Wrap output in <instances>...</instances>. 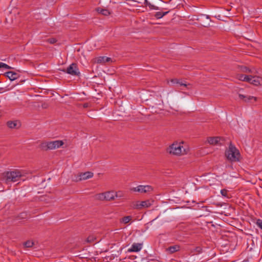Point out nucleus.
I'll list each match as a JSON object with an SVG mask.
<instances>
[{"label": "nucleus", "mask_w": 262, "mask_h": 262, "mask_svg": "<svg viewBox=\"0 0 262 262\" xmlns=\"http://www.w3.org/2000/svg\"><path fill=\"white\" fill-rule=\"evenodd\" d=\"M189 150V148L183 142L173 143L170 145L167 149V152L173 155H184L187 154Z\"/></svg>", "instance_id": "1"}, {"label": "nucleus", "mask_w": 262, "mask_h": 262, "mask_svg": "<svg viewBox=\"0 0 262 262\" xmlns=\"http://www.w3.org/2000/svg\"><path fill=\"white\" fill-rule=\"evenodd\" d=\"M227 159L231 162L239 161L241 154L235 146L230 143L229 148L225 152Z\"/></svg>", "instance_id": "2"}, {"label": "nucleus", "mask_w": 262, "mask_h": 262, "mask_svg": "<svg viewBox=\"0 0 262 262\" xmlns=\"http://www.w3.org/2000/svg\"><path fill=\"white\" fill-rule=\"evenodd\" d=\"M64 143L61 140L42 142L39 145V148L42 150H53L62 146Z\"/></svg>", "instance_id": "3"}, {"label": "nucleus", "mask_w": 262, "mask_h": 262, "mask_svg": "<svg viewBox=\"0 0 262 262\" xmlns=\"http://www.w3.org/2000/svg\"><path fill=\"white\" fill-rule=\"evenodd\" d=\"M4 178L6 183L15 182L20 180L23 176L22 173L18 170L7 171L4 173Z\"/></svg>", "instance_id": "4"}, {"label": "nucleus", "mask_w": 262, "mask_h": 262, "mask_svg": "<svg viewBox=\"0 0 262 262\" xmlns=\"http://www.w3.org/2000/svg\"><path fill=\"white\" fill-rule=\"evenodd\" d=\"M62 71L72 76H79L80 75L77 65L75 63H72L67 69H63Z\"/></svg>", "instance_id": "5"}, {"label": "nucleus", "mask_w": 262, "mask_h": 262, "mask_svg": "<svg viewBox=\"0 0 262 262\" xmlns=\"http://www.w3.org/2000/svg\"><path fill=\"white\" fill-rule=\"evenodd\" d=\"M130 190L140 193H146L152 191L153 190V188L149 185H139L136 187L132 188Z\"/></svg>", "instance_id": "6"}, {"label": "nucleus", "mask_w": 262, "mask_h": 262, "mask_svg": "<svg viewBox=\"0 0 262 262\" xmlns=\"http://www.w3.org/2000/svg\"><path fill=\"white\" fill-rule=\"evenodd\" d=\"M224 141V139L221 137H209L207 139V142L211 145H222L221 141Z\"/></svg>", "instance_id": "7"}, {"label": "nucleus", "mask_w": 262, "mask_h": 262, "mask_svg": "<svg viewBox=\"0 0 262 262\" xmlns=\"http://www.w3.org/2000/svg\"><path fill=\"white\" fill-rule=\"evenodd\" d=\"M94 174L92 172L86 171L84 172L79 173L77 177V181H80L82 180H85L91 178L93 177Z\"/></svg>", "instance_id": "8"}, {"label": "nucleus", "mask_w": 262, "mask_h": 262, "mask_svg": "<svg viewBox=\"0 0 262 262\" xmlns=\"http://www.w3.org/2000/svg\"><path fill=\"white\" fill-rule=\"evenodd\" d=\"M250 79L248 82L255 86L260 85L262 83V78L259 76L251 75Z\"/></svg>", "instance_id": "9"}, {"label": "nucleus", "mask_w": 262, "mask_h": 262, "mask_svg": "<svg viewBox=\"0 0 262 262\" xmlns=\"http://www.w3.org/2000/svg\"><path fill=\"white\" fill-rule=\"evenodd\" d=\"M4 75L8 77L11 81L17 79L19 77L18 73L12 71L7 72L4 74Z\"/></svg>", "instance_id": "10"}, {"label": "nucleus", "mask_w": 262, "mask_h": 262, "mask_svg": "<svg viewBox=\"0 0 262 262\" xmlns=\"http://www.w3.org/2000/svg\"><path fill=\"white\" fill-rule=\"evenodd\" d=\"M239 98L245 102H249L250 101L253 100L254 101H256L257 98L251 96H245L242 94H238Z\"/></svg>", "instance_id": "11"}, {"label": "nucleus", "mask_w": 262, "mask_h": 262, "mask_svg": "<svg viewBox=\"0 0 262 262\" xmlns=\"http://www.w3.org/2000/svg\"><path fill=\"white\" fill-rule=\"evenodd\" d=\"M142 244L140 243H134L131 248L128 249V252H139L142 249Z\"/></svg>", "instance_id": "12"}, {"label": "nucleus", "mask_w": 262, "mask_h": 262, "mask_svg": "<svg viewBox=\"0 0 262 262\" xmlns=\"http://www.w3.org/2000/svg\"><path fill=\"white\" fill-rule=\"evenodd\" d=\"M112 59L110 57L105 56H100L95 59V62L97 63L104 64L106 62H110Z\"/></svg>", "instance_id": "13"}, {"label": "nucleus", "mask_w": 262, "mask_h": 262, "mask_svg": "<svg viewBox=\"0 0 262 262\" xmlns=\"http://www.w3.org/2000/svg\"><path fill=\"white\" fill-rule=\"evenodd\" d=\"M238 69L239 71L247 73V74H255V72L252 70V69H250L249 68L244 66H240L238 67Z\"/></svg>", "instance_id": "14"}, {"label": "nucleus", "mask_w": 262, "mask_h": 262, "mask_svg": "<svg viewBox=\"0 0 262 262\" xmlns=\"http://www.w3.org/2000/svg\"><path fill=\"white\" fill-rule=\"evenodd\" d=\"M105 201H111L115 199L114 192L113 191L104 192Z\"/></svg>", "instance_id": "15"}, {"label": "nucleus", "mask_w": 262, "mask_h": 262, "mask_svg": "<svg viewBox=\"0 0 262 262\" xmlns=\"http://www.w3.org/2000/svg\"><path fill=\"white\" fill-rule=\"evenodd\" d=\"M180 250V247L178 245H175L169 247L166 250L169 252L170 254H172L176 252L179 251Z\"/></svg>", "instance_id": "16"}, {"label": "nucleus", "mask_w": 262, "mask_h": 262, "mask_svg": "<svg viewBox=\"0 0 262 262\" xmlns=\"http://www.w3.org/2000/svg\"><path fill=\"white\" fill-rule=\"evenodd\" d=\"M96 11L99 14L104 16H108L111 14L110 11L106 9H103L100 7L97 8Z\"/></svg>", "instance_id": "17"}, {"label": "nucleus", "mask_w": 262, "mask_h": 262, "mask_svg": "<svg viewBox=\"0 0 262 262\" xmlns=\"http://www.w3.org/2000/svg\"><path fill=\"white\" fill-rule=\"evenodd\" d=\"M18 122L17 121H8L7 122V125L8 127L10 128H18L20 125H19V126H17Z\"/></svg>", "instance_id": "18"}, {"label": "nucleus", "mask_w": 262, "mask_h": 262, "mask_svg": "<svg viewBox=\"0 0 262 262\" xmlns=\"http://www.w3.org/2000/svg\"><path fill=\"white\" fill-rule=\"evenodd\" d=\"M250 76L251 75H244V74H238V78L239 79V80H240L241 81H246V82H248V81L249 80H250Z\"/></svg>", "instance_id": "19"}, {"label": "nucleus", "mask_w": 262, "mask_h": 262, "mask_svg": "<svg viewBox=\"0 0 262 262\" xmlns=\"http://www.w3.org/2000/svg\"><path fill=\"white\" fill-rule=\"evenodd\" d=\"M104 196H105L104 192H102V193L96 194L94 196V198H95V200H96L97 201H105Z\"/></svg>", "instance_id": "20"}, {"label": "nucleus", "mask_w": 262, "mask_h": 262, "mask_svg": "<svg viewBox=\"0 0 262 262\" xmlns=\"http://www.w3.org/2000/svg\"><path fill=\"white\" fill-rule=\"evenodd\" d=\"M141 204L142 205V208H148L152 205V204L151 203V201L148 200L141 202Z\"/></svg>", "instance_id": "21"}, {"label": "nucleus", "mask_w": 262, "mask_h": 262, "mask_svg": "<svg viewBox=\"0 0 262 262\" xmlns=\"http://www.w3.org/2000/svg\"><path fill=\"white\" fill-rule=\"evenodd\" d=\"M168 13V11L164 12H157L156 13V14L155 15V16L157 18L159 19V18H161L162 17H163L164 15L167 14Z\"/></svg>", "instance_id": "22"}, {"label": "nucleus", "mask_w": 262, "mask_h": 262, "mask_svg": "<svg viewBox=\"0 0 262 262\" xmlns=\"http://www.w3.org/2000/svg\"><path fill=\"white\" fill-rule=\"evenodd\" d=\"M131 219L132 217L130 216H126L121 219L120 222L127 224L131 220Z\"/></svg>", "instance_id": "23"}, {"label": "nucleus", "mask_w": 262, "mask_h": 262, "mask_svg": "<svg viewBox=\"0 0 262 262\" xmlns=\"http://www.w3.org/2000/svg\"><path fill=\"white\" fill-rule=\"evenodd\" d=\"M228 191L225 189H222L221 190V194L227 198H230L231 195L228 193Z\"/></svg>", "instance_id": "24"}, {"label": "nucleus", "mask_w": 262, "mask_h": 262, "mask_svg": "<svg viewBox=\"0 0 262 262\" xmlns=\"http://www.w3.org/2000/svg\"><path fill=\"white\" fill-rule=\"evenodd\" d=\"M96 239V237L94 235H90L86 239V242L89 243H93L95 240Z\"/></svg>", "instance_id": "25"}, {"label": "nucleus", "mask_w": 262, "mask_h": 262, "mask_svg": "<svg viewBox=\"0 0 262 262\" xmlns=\"http://www.w3.org/2000/svg\"><path fill=\"white\" fill-rule=\"evenodd\" d=\"M34 245V242L31 241H27L24 243V246L26 248H31Z\"/></svg>", "instance_id": "26"}, {"label": "nucleus", "mask_w": 262, "mask_h": 262, "mask_svg": "<svg viewBox=\"0 0 262 262\" xmlns=\"http://www.w3.org/2000/svg\"><path fill=\"white\" fill-rule=\"evenodd\" d=\"M0 68H4V69H13V68L10 67L8 64H6L5 63H3V62H0Z\"/></svg>", "instance_id": "27"}, {"label": "nucleus", "mask_w": 262, "mask_h": 262, "mask_svg": "<svg viewBox=\"0 0 262 262\" xmlns=\"http://www.w3.org/2000/svg\"><path fill=\"white\" fill-rule=\"evenodd\" d=\"M57 39L55 38H50L47 40V42L50 43V44H54L57 42Z\"/></svg>", "instance_id": "28"}, {"label": "nucleus", "mask_w": 262, "mask_h": 262, "mask_svg": "<svg viewBox=\"0 0 262 262\" xmlns=\"http://www.w3.org/2000/svg\"><path fill=\"white\" fill-rule=\"evenodd\" d=\"M178 84H179L181 86H184L187 88L188 89H189L191 88L190 84H189V83L186 84L185 83H183L182 81H181L180 80H179V83H178Z\"/></svg>", "instance_id": "29"}, {"label": "nucleus", "mask_w": 262, "mask_h": 262, "mask_svg": "<svg viewBox=\"0 0 262 262\" xmlns=\"http://www.w3.org/2000/svg\"><path fill=\"white\" fill-rule=\"evenodd\" d=\"M256 225L262 230V220L257 219L256 222Z\"/></svg>", "instance_id": "30"}, {"label": "nucleus", "mask_w": 262, "mask_h": 262, "mask_svg": "<svg viewBox=\"0 0 262 262\" xmlns=\"http://www.w3.org/2000/svg\"><path fill=\"white\" fill-rule=\"evenodd\" d=\"M115 198H122L123 196V193L121 191L114 192Z\"/></svg>", "instance_id": "31"}, {"label": "nucleus", "mask_w": 262, "mask_h": 262, "mask_svg": "<svg viewBox=\"0 0 262 262\" xmlns=\"http://www.w3.org/2000/svg\"><path fill=\"white\" fill-rule=\"evenodd\" d=\"M202 249L200 247H196L194 249V252L195 254H199L202 252Z\"/></svg>", "instance_id": "32"}, {"label": "nucleus", "mask_w": 262, "mask_h": 262, "mask_svg": "<svg viewBox=\"0 0 262 262\" xmlns=\"http://www.w3.org/2000/svg\"><path fill=\"white\" fill-rule=\"evenodd\" d=\"M134 208L137 209H142V205L141 204V202H137V203L135 205Z\"/></svg>", "instance_id": "33"}, {"label": "nucleus", "mask_w": 262, "mask_h": 262, "mask_svg": "<svg viewBox=\"0 0 262 262\" xmlns=\"http://www.w3.org/2000/svg\"><path fill=\"white\" fill-rule=\"evenodd\" d=\"M170 81L174 84H178L179 83V79L174 78L170 79Z\"/></svg>", "instance_id": "34"}, {"label": "nucleus", "mask_w": 262, "mask_h": 262, "mask_svg": "<svg viewBox=\"0 0 262 262\" xmlns=\"http://www.w3.org/2000/svg\"><path fill=\"white\" fill-rule=\"evenodd\" d=\"M89 106V104L88 103H85L83 104V107L84 108H86Z\"/></svg>", "instance_id": "35"}, {"label": "nucleus", "mask_w": 262, "mask_h": 262, "mask_svg": "<svg viewBox=\"0 0 262 262\" xmlns=\"http://www.w3.org/2000/svg\"><path fill=\"white\" fill-rule=\"evenodd\" d=\"M202 25L205 27H207L208 26H209V24H208V22H207V23L206 24H202Z\"/></svg>", "instance_id": "36"}, {"label": "nucleus", "mask_w": 262, "mask_h": 262, "mask_svg": "<svg viewBox=\"0 0 262 262\" xmlns=\"http://www.w3.org/2000/svg\"><path fill=\"white\" fill-rule=\"evenodd\" d=\"M203 17L204 18H206L207 19H209V17L208 15H203Z\"/></svg>", "instance_id": "37"}, {"label": "nucleus", "mask_w": 262, "mask_h": 262, "mask_svg": "<svg viewBox=\"0 0 262 262\" xmlns=\"http://www.w3.org/2000/svg\"><path fill=\"white\" fill-rule=\"evenodd\" d=\"M151 7L153 9H155V10H158V8L157 7L154 6H153V5H151Z\"/></svg>", "instance_id": "38"}, {"label": "nucleus", "mask_w": 262, "mask_h": 262, "mask_svg": "<svg viewBox=\"0 0 262 262\" xmlns=\"http://www.w3.org/2000/svg\"><path fill=\"white\" fill-rule=\"evenodd\" d=\"M156 219H155V220H156ZM154 220H155V219H154V220H152V221H151V222H153V221H154Z\"/></svg>", "instance_id": "39"}]
</instances>
